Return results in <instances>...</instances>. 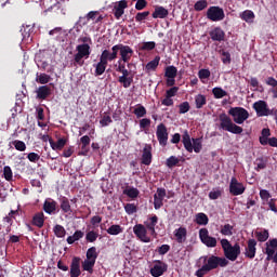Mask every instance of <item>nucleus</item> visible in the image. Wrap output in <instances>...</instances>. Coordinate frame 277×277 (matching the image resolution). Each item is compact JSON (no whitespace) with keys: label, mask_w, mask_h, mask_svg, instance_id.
<instances>
[{"label":"nucleus","mask_w":277,"mask_h":277,"mask_svg":"<svg viewBox=\"0 0 277 277\" xmlns=\"http://www.w3.org/2000/svg\"><path fill=\"white\" fill-rule=\"evenodd\" d=\"M245 256L250 260L256 256V241L254 239H249L247 241V247L245 249Z\"/></svg>","instance_id":"aec40b11"},{"label":"nucleus","mask_w":277,"mask_h":277,"mask_svg":"<svg viewBox=\"0 0 277 277\" xmlns=\"http://www.w3.org/2000/svg\"><path fill=\"white\" fill-rule=\"evenodd\" d=\"M209 36L213 42H224L226 32L221 27H215L209 32Z\"/></svg>","instance_id":"4be33fe9"},{"label":"nucleus","mask_w":277,"mask_h":277,"mask_svg":"<svg viewBox=\"0 0 277 277\" xmlns=\"http://www.w3.org/2000/svg\"><path fill=\"white\" fill-rule=\"evenodd\" d=\"M131 71L129 69H126L121 71V76L118 78V82L122 84L123 88H131V84L133 83V76H130Z\"/></svg>","instance_id":"412c9836"},{"label":"nucleus","mask_w":277,"mask_h":277,"mask_svg":"<svg viewBox=\"0 0 277 277\" xmlns=\"http://www.w3.org/2000/svg\"><path fill=\"white\" fill-rule=\"evenodd\" d=\"M94 265H96V262H94V260H84L82 262V269L84 272H89V274H94Z\"/></svg>","instance_id":"c9c22d12"},{"label":"nucleus","mask_w":277,"mask_h":277,"mask_svg":"<svg viewBox=\"0 0 277 277\" xmlns=\"http://www.w3.org/2000/svg\"><path fill=\"white\" fill-rule=\"evenodd\" d=\"M174 237H175L177 243H185V241H187V228L180 227V228L175 229Z\"/></svg>","instance_id":"bb28decb"},{"label":"nucleus","mask_w":277,"mask_h":277,"mask_svg":"<svg viewBox=\"0 0 277 277\" xmlns=\"http://www.w3.org/2000/svg\"><path fill=\"white\" fill-rule=\"evenodd\" d=\"M107 64L101 56H100V62L97 64L94 65L95 68V72L94 76L95 77H101V75L105 74V70H107Z\"/></svg>","instance_id":"c85d7f7f"},{"label":"nucleus","mask_w":277,"mask_h":277,"mask_svg":"<svg viewBox=\"0 0 277 277\" xmlns=\"http://www.w3.org/2000/svg\"><path fill=\"white\" fill-rule=\"evenodd\" d=\"M2 176L8 181V183H11V181H14V172H12V168L10 166H5L3 168Z\"/></svg>","instance_id":"ea45409f"},{"label":"nucleus","mask_w":277,"mask_h":277,"mask_svg":"<svg viewBox=\"0 0 277 277\" xmlns=\"http://www.w3.org/2000/svg\"><path fill=\"white\" fill-rule=\"evenodd\" d=\"M179 114H187L192 109V106H189V102H183L179 105Z\"/></svg>","instance_id":"e2e57ef3"},{"label":"nucleus","mask_w":277,"mask_h":277,"mask_svg":"<svg viewBox=\"0 0 277 277\" xmlns=\"http://www.w3.org/2000/svg\"><path fill=\"white\" fill-rule=\"evenodd\" d=\"M66 138H58L57 142L50 138V146L52 150H63L64 146H66Z\"/></svg>","instance_id":"2f4dec72"},{"label":"nucleus","mask_w":277,"mask_h":277,"mask_svg":"<svg viewBox=\"0 0 277 277\" xmlns=\"http://www.w3.org/2000/svg\"><path fill=\"white\" fill-rule=\"evenodd\" d=\"M117 52L120 55V61L124 64H129L131 58L133 57V49L129 45H124L122 43L117 44Z\"/></svg>","instance_id":"1a4fd4ad"},{"label":"nucleus","mask_w":277,"mask_h":277,"mask_svg":"<svg viewBox=\"0 0 277 277\" xmlns=\"http://www.w3.org/2000/svg\"><path fill=\"white\" fill-rule=\"evenodd\" d=\"M212 94H213L214 98H224V96H228V92H226L221 87L213 88Z\"/></svg>","instance_id":"a19ab883"},{"label":"nucleus","mask_w":277,"mask_h":277,"mask_svg":"<svg viewBox=\"0 0 277 277\" xmlns=\"http://www.w3.org/2000/svg\"><path fill=\"white\" fill-rule=\"evenodd\" d=\"M155 47H157V43H155V41L143 42L140 45L138 51H153Z\"/></svg>","instance_id":"8fccbe9b"},{"label":"nucleus","mask_w":277,"mask_h":277,"mask_svg":"<svg viewBox=\"0 0 277 277\" xmlns=\"http://www.w3.org/2000/svg\"><path fill=\"white\" fill-rule=\"evenodd\" d=\"M159 62H161V56L159 55L155 56L153 61L146 64L145 70H147V72H150V70H157V67L159 66Z\"/></svg>","instance_id":"72a5a7b5"},{"label":"nucleus","mask_w":277,"mask_h":277,"mask_svg":"<svg viewBox=\"0 0 277 277\" xmlns=\"http://www.w3.org/2000/svg\"><path fill=\"white\" fill-rule=\"evenodd\" d=\"M179 93V87H172L171 89L166 91V96L168 98L174 97Z\"/></svg>","instance_id":"338daca9"},{"label":"nucleus","mask_w":277,"mask_h":277,"mask_svg":"<svg viewBox=\"0 0 277 277\" xmlns=\"http://www.w3.org/2000/svg\"><path fill=\"white\" fill-rule=\"evenodd\" d=\"M233 225L230 224H225L221 227V235H224L225 237H230L233 236Z\"/></svg>","instance_id":"3c124183"},{"label":"nucleus","mask_w":277,"mask_h":277,"mask_svg":"<svg viewBox=\"0 0 277 277\" xmlns=\"http://www.w3.org/2000/svg\"><path fill=\"white\" fill-rule=\"evenodd\" d=\"M240 18L246 23H252V21H254V12L251 10H246L240 14Z\"/></svg>","instance_id":"c03bdc74"},{"label":"nucleus","mask_w":277,"mask_h":277,"mask_svg":"<svg viewBox=\"0 0 277 277\" xmlns=\"http://www.w3.org/2000/svg\"><path fill=\"white\" fill-rule=\"evenodd\" d=\"M246 193V186L239 182L237 177L233 176L229 182V194L232 196H241Z\"/></svg>","instance_id":"9d476101"},{"label":"nucleus","mask_w":277,"mask_h":277,"mask_svg":"<svg viewBox=\"0 0 277 277\" xmlns=\"http://www.w3.org/2000/svg\"><path fill=\"white\" fill-rule=\"evenodd\" d=\"M36 94L39 101H47L48 96H51V87L41 85L36 90Z\"/></svg>","instance_id":"393cba45"},{"label":"nucleus","mask_w":277,"mask_h":277,"mask_svg":"<svg viewBox=\"0 0 277 277\" xmlns=\"http://www.w3.org/2000/svg\"><path fill=\"white\" fill-rule=\"evenodd\" d=\"M228 115L232 116L236 124H243V121L250 118V113L243 107H232Z\"/></svg>","instance_id":"423d86ee"},{"label":"nucleus","mask_w":277,"mask_h":277,"mask_svg":"<svg viewBox=\"0 0 277 277\" xmlns=\"http://www.w3.org/2000/svg\"><path fill=\"white\" fill-rule=\"evenodd\" d=\"M156 135L160 146H168V128L166 124L159 123L157 126Z\"/></svg>","instance_id":"2eb2a0df"},{"label":"nucleus","mask_w":277,"mask_h":277,"mask_svg":"<svg viewBox=\"0 0 277 277\" xmlns=\"http://www.w3.org/2000/svg\"><path fill=\"white\" fill-rule=\"evenodd\" d=\"M199 238L208 248H215V246H217V239L209 236V229L207 228H201L199 230Z\"/></svg>","instance_id":"ddd939ff"},{"label":"nucleus","mask_w":277,"mask_h":277,"mask_svg":"<svg viewBox=\"0 0 277 277\" xmlns=\"http://www.w3.org/2000/svg\"><path fill=\"white\" fill-rule=\"evenodd\" d=\"M85 239H87V241H89V243H94V241H96V239H98V233L91 230V232L87 233Z\"/></svg>","instance_id":"680f3d73"},{"label":"nucleus","mask_w":277,"mask_h":277,"mask_svg":"<svg viewBox=\"0 0 277 277\" xmlns=\"http://www.w3.org/2000/svg\"><path fill=\"white\" fill-rule=\"evenodd\" d=\"M143 166H150L153 163V145L145 144L141 158Z\"/></svg>","instance_id":"a211bd4d"},{"label":"nucleus","mask_w":277,"mask_h":277,"mask_svg":"<svg viewBox=\"0 0 277 277\" xmlns=\"http://www.w3.org/2000/svg\"><path fill=\"white\" fill-rule=\"evenodd\" d=\"M166 188L158 187L156 194L154 195V208L159 211L163 207V199L166 198Z\"/></svg>","instance_id":"f3484780"},{"label":"nucleus","mask_w":277,"mask_h":277,"mask_svg":"<svg viewBox=\"0 0 277 277\" xmlns=\"http://www.w3.org/2000/svg\"><path fill=\"white\" fill-rule=\"evenodd\" d=\"M221 246L226 261H235L236 259H239V255L241 254V246H239L238 242L233 246L228 239L224 238L221 240Z\"/></svg>","instance_id":"f03ea898"},{"label":"nucleus","mask_w":277,"mask_h":277,"mask_svg":"<svg viewBox=\"0 0 277 277\" xmlns=\"http://www.w3.org/2000/svg\"><path fill=\"white\" fill-rule=\"evenodd\" d=\"M36 81L38 83H41L42 85H47V83H49V81H51V76H49L47 74H41L37 77Z\"/></svg>","instance_id":"bf43d9fd"},{"label":"nucleus","mask_w":277,"mask_h":277,"mask_svg":"<svg viewBox=\"0 0 277 277\" xmlns=\"http://www.w3.org/2000/svg\"><path fill=\"white\" fill-rule=\"evenodd\" d=\"M182 144H184V148L187 153H200V150H202V141L200 138H193L192 143V136H189L187 130H185L182 135Z\"/></svg>","instance_id":"20e7f679"},{"label":"nucleus","mask_w":277,"mask_h":277,"mask_svg":"<svg viewBox=\"0 0 277 277\" xmlns=\"http://www.w3.org/2000/svg\"><path fill=\"white\" fill-rule=\"evenodd\" d=\"M210 200H217V198H222V189L214 188L209 193Z\"/></svg>","instance_id":"13d9d810"},{"label":"nucleus","mask_w":277,"mask_h":277,"mask_svg":"<svg viewBox=\"0 0 277 277\" xmlns=\"http://www.w3.org/2000/svg\"><path fill=\"white\" fill-rule=\"evenodd\" d=\"M254 170L256 172H261V170H265V168H267V162L263 158H258L254 161Z\"/></svg>","instance_id":"09e8293b"},{"label":"nucleus","mask_w":277,"mask_h":277,"mask_svg":"<svg viewBox=\"0 0 277 277\" xmlns=\"http://www.w3.org/2000/svg\"><path fill=\"white\" fill-rule=\"evenodd\" d=\"M58 202L63 213H68L69 215L72 213V207L70 206V200L67 197H60Z\"/></svg>","instance_id":"cd10ccee"},{"label":"nucleus","mask_w":277,"mask_h":277,"mask_svg":"<svg viewBox=\"0 0 277 277\" xmlns=\"http://www.w3.org/2000/svg\"><path fill=\"white\" fill-rule=\"evenodd\" d=\"M83 235H84L83 232L79 229L76 230L72 236L67 237V243H69V246H72L75 241H79V239H83Z\"/></svg>","instance_id":"4c0bfd02"},{"label":"nucleus","mask_w":277,"mask_h":277,"mask_svg":"<svg viewBox=\"0 0 277 277\" xmlns=\"http://www.w3.org/2000/svg\"><path fill=\"white\" fill-rule=\"evenodd\" d=\"M134 116L136 118H144L146 116V107L138 105L134 110H133Z\"/></svg>","instance_id":"6e6d98bb"},{"label":"nucleus","mask_w":277,"mask_h":277,"mask_svg":"<svg viewBox=\"0 0 277 277\" xmlns=\"http://www.w3.org/2000/svg\"><path fill=\"white\" fill-rule=\"evenodd\" d=\"M221 55H222L221 60H222L223 64H230L232 60H230V53L229 52L223 51L221 53Z\"/></svg>","instance_id":"774afa93"},{"label":"nucleus","mask_w":277,"mask_h":277,"mask_svg":"<svg viewBox=\"0 0 277 277\" xmlns=\"http://www.w3.org/2000/svg\"><path fill=\"white\" fill-rule=\"evenodd\" d=\"M116 72H122L127 69V63L124 61L118 60L117 64L115 65Z\"/></svg>","instance_id":"69168bd1"},{"label":"nucleus","mask_w":277,"mask_h":277,"mask_svg":"<svg viewBox=\"0 0 277 277\" xmlns=\"http://www.w3.org/2000/svg\"><path fill=\"white\" fill-rule=\"evenodd\" d=\"M177 72H179V69H176L175 66L171 65V66H168V67L166 68L164 76H166L168 79H175Z\"/></svg>","instance_id":"37998d69"},{"label":"nucleus","mask_w":277,"mask_h":277,"mask_svg":"<svg viewBox=\"0 0 277 277\" xmlns=\"http://www.w3.org/2000/svg\"><path fill=\"white\" fill-rule=\"evenodd\" d=\"M32 225L37 228L44 226V212H38L32 216Z\"/></svg>","instance_id":"7c9ffc66"},{"label":"nucleus","mask_w":277,"mask_h":277,"mask_svg":"<svg viewBox=\"0 0 277 277\" xmlns=\"http://www.w3.org/2000/svg\"><path fill=\"white\" fill-rule=\"evenodd\" d=\"M158 222L159 217L157 214H154L151 217L144 222V226L147 230H149L150 235H157L155 227L157 226Z\"/></svg>","instance_id":"5701e85b"},{"label":"nucleus","mask_w":277,"mask_h":277,"mask_svg":"<svg viewBox=\"0 0 277 277\" xmlns=\"http://www.w3.org/2000/svg\"><path fill=\"white\" fill-rule=\"evenodd\" d=\"M53 233H54L55 237H57L58 239L66 237V228H64V226H62L60 224L54 226Z\"/></svg>","instance_id":"79ce46f5"},{"label":"nucleus","mask_w":277,"mask_h":277,"mask_svg":"<svg viewBox=\"0 0 277 277\" xmlns=\"http://www.w3.org/2000/svg\"><path fill=\"white\" fill-rule=\"evenodd\" d=\"M100 12L98 11H91L89 12L85 17H80V22L83 21L84 18H87V22H83V25H88V23H90V21H94L96 18V16H98Z\"/></svg>","instance_id":"603ef678"},{"label":"nucleus","mask_w":277,"mask_h":277,"mask_svg":"<svg viewBox=\"0 0 277 277\" xmlns=\"http://www.w3.org/2000/svg\"><path fill=\"white\" fill-rule=\"evenodd\" d=\"M76 51L77 53L74 55V66H83V64H85L84 60H88L92 53L90 43L78 44Z\"/></svg>","instance_id":"39448f33"},{"label":"nucleus","mask_w":277,"mask_h":277,"mask_svg":"<svg viewBox=\"0 0 277 277\" xmlns=\"http://www.w3.org/2000/svg\"><path fill=\"white\" fill-rule=\"evenodd\" d=\"M170 14L168 9L163 6H155V11L153 12L151 16L153 18H167V16Z\"/></svg>","instance_id":"c756f323"},{"label":"nucleus","mask_w":277,"mask_h":277,"mask_svg":"<svg viewBox=\"0 0 277 277\" xmlns=\"http://www.w3.org/2000/svg\"><path fill=\"white\" fill-rule=\"evenodd\" d=\"M225 16L226 15L224 14V9L220 6H210L207 11V18L213 23L224 21Z\"/></svg>","instance_id":"6e6552de"},{"label":"nucleus","mask_w":277,"mask_h":277,"mask_svg":"<svg viewBox=\"0 0 277 277\" xmlns=\"http://www.w3.org/2000/svg\"><path fill=\"white\" fill-rule=\"evenodd\" d=\"M196 109H202L207 105V95L198 94L195 96Z\"/></svg>","instance_id":"e433bc0d"},{"label":"nucleus","mask_w":277,"mask_h":277,"mask_svg":"<svg viewBox=\"0 0 277 277\" xmlns=\"http://www.w3.org/2000/svg\"><path fill=\"white\" fill-rule=\"evenodd\" d=\"M128 8L129 2H127V0H120L119 2H117L113 9L115 18H117V21H120V18H122V15L124 14V10H127Z\"/></svg>","instance_id":"6ab92c4d"},{"label":"nucleus","mask_w":277,"mask_h":277,"mask_svg":"<svg viewBox=\"0 0 277 277\" xmlns=\"http://www.w3.org/2000/svg\"><path fill=\"white\" fill-rule=\"evenodd\" d=\"M255 237H256L258 241L263 243V242L267 241V239H269V230L263 229L261 232H255Z\"/></svg>","instance_id":"58836bf2"},{"label":"nucleus","mask_w":277,"mask_h":277,"mask_svg":"<svg viewBox=\"0 0 277 277\" xmlns=\"http://www.w3.org/2000/svg\"><path fill=\"white\" fill-rule=\"evenodd\" d=\"M133 233L140 239L143 241V243H150V237H148V229L146 226L142 224H136L133 227Z\"/></svg>","instance_id":"9b49d317"},{"label":"nucleus","mask_w":277,"mask_h":277,"mask_svg":"<svg viewBox=\"0 0 277 277\" xmlns=\"http://www.w3.org/2000/svg\"><path fill=\"white\" fill-rule=\"evenodd\" d=\"M148 16H150V11L138 12L135 15V21L136 23H142V21H146Z\"/></svg>","instance_id":"4d7b16f0"},{"label":"nucleus","mask_w":277,"mask_h":277,"mask_svg":"<svg viewBox=\"0 0 277 277\" xmlns=\"http://www.w3.org/2000/svg\"><path fill=\"white\" fill-rule=\"evenodd\" d=\"M253 109L256 113L258 118H263L265 116H269V106L267 102L260 100L253 104Z\"/></svg>","instance_id":"f8f14e48"},{"label":"nucleus","mask_w":277,"mask_h":277,"mask_svg":"<svg viewBox=\"0 0 277 277\" xmlns=\"http://www.w3.org/2000/svg\"><path fill=\"white\" fill-rule=\"evenodd\" d=\"M43 211H45L48 213V215H53V213H55V211H57V201L49 198L45 199L44 203H43Z\"/></svg>","instance_id":"a878e982"},{"label":"nucleus","mask_w":277,"mask_h":277,"mask_svg":"<svg viewBox=\"0 0 277 277\" xmlns=\"http://www.w3.org/2000/svg\"><path fill=\"white\" fill-rule=\"evenodd\" d=\"M70 276H81V259L80 258H74L71 260L70 264Z\"/></svg>","instance_id":"b1692460"},{"label":"nucleus","mask_w":277,"mask_h":277,"mask_svg":"<svg viewBox=\"0 0 277 277\" xmlns=\"http://www.w3.org/2000/svg\"><path fill=\"white\" fill-rule=\"evenodd\" d=\"M203 262L206 264L195 273L197 277H205L209 272H213V269L226 267L228 265V260H226V258H220L216 255L203 256Z\"/></svg>","instance_id":"f257e3e1"},{"label":"nucleus","mask_w":277,"mask_h":277,"mask_svg":"<svg viewBox=\"0 0 277 277\" xmlns=\"http://www.w3.org/2000/svg\"><path fill=\"white\" fill-rule=\"evenodd\" d=\"M11 144L14 146L15 149H17L19 153H25L27 150V145L25 142L21 140L12 141Z\"/></svg>","instance_id":"a18cd8bd"},{"label":"nucleus","mask_w":277,"mask_h":277,"mask_svg":"<svg viewBox=\"0 0 277 277\" xmlns=\"http://www.w3.org/2000/svg\"><path fill=\"white\" fill-rule=\"evenodd\" d=\"M122 226H120V225H111L110 227H108L107 229H106V233L108 234V235H120V233H122Z\"/></svg>","instance_id":"864d4df0"},{"label":"nucleus","mask_w":277,"mask_h":277,"mask_svg":"<svg viewBox=\"0 0 277 277\" xmlns=\"http://www.w3.org/2000/svg\"><path fill=\"white\" fill-rule=\"evenodd\" d=\"M166 272H168V264H166L161 260H157L156 264H154V266L150 268V275L153 277L163 276V274H166Z\"/></svg>","instance_id":"dca6fc26"},{"label":"nucleus","mask_w":277,"mask_h":277,"mask_svg":"<svg viewBox=\"0 0 277 277\" xmlns=\"http://www.w3.org/2000/svg\"><path fill=\"white\" fill-rule=\"evenodd\" d=\"M219 120L220 129H223V131H228V133H233L234 135H241V133H243V128L235 124L233 119H230L226 113H222L219 116Z\"/></svg>","instance_id":"7ed1b4c3"},{"label":"nucleus","mask_w":277,"mask_h":277,"mask_svg":"<svg viewBox=\"0 0 277 277\" xmlns=\"http://www.w3.org/2000/svg\"><path fill=\"white\" fill-rule=\"evenodd\" d=\"M265 246L266 261L277 263V238L269 239Z\"/></svg>","instance_id":"0eeeda50"},{"label":"nucleus","mask_w":277,"mask_h":277,"mask_svg":"<svg viewBox=\"0 0 277 277\" xmlns=\"http://www.w3.org/2000/svg\"><path fill=\"white\" fill-rule=\"evenodd\" d=\"M100 57L107 64L118 60V44L113 45L110 50H103Z\"/></svg>","instance_id":"4468645a"},{"label":"nucleus","mask_w":277,"mask_h":277,"mask_svg":"<svg viewBox=\"0 0 277 277\" xmlns=\"http://www.w3.org/2000/svg\"><path fill=\"white\" fill-rule=\"evenodd\" d=\"M96 259H98L96 247L89 248L87 251V260L96 262Z\"/></svg>","instance_id":"de8ad7c7"},{"label":"nucleus","mask_w":277,"mask_h":277,"mask_svg":"<svg viewBox=\"0 0 277 277\" xmlns=\"http://www.w3.org/2000/svg\"><path fill=\"white\" fill-rule=\"evenodd\" d=\"M124 211L128 215H133V213H137V206H135V203H127Z\"/></svg>","instance_id":"052dcab7"},{"label":"nucleus","mask_w":277,"mask_h":277,"mask_svg":"<svg viewBox=\"0 0 277 277\" xmlns=\"http://www.w3.org/2000/svg\"><path fill=\"white\" fill-rule=\"evenodd\" d=\"M195 222L198 226H207L209 224V216L203 212H199L195 215Z\"/></svg>","instance_id":"473e14b6"},{"label":"nucleus","mask_w":277,"mask_h":277,"mask_svg":"<svg viewBox=\"0 0 277 277\" xmlns=\"http://www.w3.org/2000/svg\"><path fill=\"white\" fill-rule=\"evenodd\" d=\"M208 6H209V2H207V0H198L194 4V10L195 12H202V10H207Z\"/></svg>","instance_id":"49530a36"},{"label":"nucleus","mask_w":277,"mask_h":277,"mask_svg":"<svg viewBox=\"0 0 277 277\" xmlns=\"http://www.w3.org/2000/svg\"><path fill=\"white\" fill-rule=\"evenodd\" d=\"M180 161L181 160H179L176 156H170L166 161V166L167 168H174L175 166H179Z\"/></svg>","instance_id":"5fc2aeb1"},{"label":"nucleus","mask_w":277,"mask_h":277,"mask_svg":"<svg viewBox=\"0 0 277 277\" xmlns=\"http://www.w3.org/2000/svg\"><path fill=\"white\" fill-rule=\"evenodd\" d=\"M123 195L128 196V198H131L132 200H135L140 196V189L135 187H128L123 189Z\"/></svg>","instance_id":"f704fd0d"},{"label":"nucleus","mask_w":277,"mask_h":277,"mask_svg":"<svg viewBox=\"0 0 277 277\" xmlns=\"http://www.w3.org/2000/svg\"><path fill=\"white\" fill-rule=\"evenodd\" d=\"M198 77L201 81H203V79H209V77H211V70L209 69H200L198 71Z\"/></svg>","instance_id":"0e129e2a"}]
</instances>
